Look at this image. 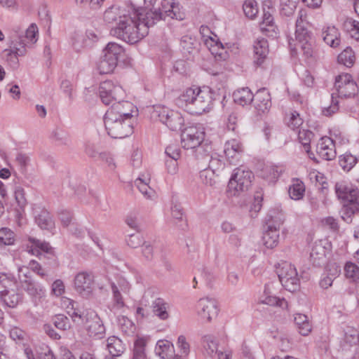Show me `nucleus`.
I'll use <instances>...</instances> for the list:
<instances>
[{
    "label": "nucleus",
    "mask_w": 359,
    "mask_h": 359,
    "mask_svg": "<svg viewBox=\"0 0 359 359\" xmlns=\"http://www.w3.org/2000/svg\"><path fill=\"white\" fill-rule=\"evenodd\" d=\"M269 53L268 42L264 39H257L254 44L255 62L261 65Z\"/></svg>",
    "instance_id": "393cba45"
},
{
    "label": "nucleus",
    "mask_w": 359,
    "mask_h": 359,
    "mask_svg": "<svg viewBox=\"0 0 359 359\" xmlns=\"http://www.w3.org/2000/svg\"><path fill=\"white\" fill-rule=\"evenodd\" d=\"M15 241V234L10 229L4 227L0 229V242L6 245H12Z\"/></svg>",
    "instance_id": "603ef678"
},
{
    "label": "nucleus",
    "mask_w": 359,
    "mask_h": 359,
    "mask_svg": "<svg viewBox=\"0 0 359 359\" xmlns=\"http://www.w3.org/2000/svg\"><path fill=\"white\" fill-rule=\"evenodd\" d=\"M334 88L339 97H351L357 95L359 84L353 80L351 75L343 74L336 77Z\"/></svg>",
    "instance_id": "ddd939ff"
},
{
    "label": "nucleus",
    "mask_w": 359,
    "mask_h": 359,
    "mask_svg": "<svg viewBox=\"0 0 359 359\" xmlns=\"http://www.w3.org/2000/svg\"><path fill=\"white\" fill-rule=\"evenodd\" d=\"M14 196L18 206L20 209H23L27 205L24 189L20 186L16 187L14 191Z\"/></svg>",
    "instance_id": "e2e57ef3"
},
{
    "label": "nucleus",
    "mask_w": 359,
    "mask_h": 359,
    "mask_svg": "<svg viewBox=\"0 0 359 359\" xmlns=\"http://www.w3.org/2000/svg\"><path fill=\"white\" fill-rule=\"evenodd\" d=\"M212 100V93L209 88L194 86L180 95L178 103L190 113L201 114L210 109Z\"/></svg>",
    "instance_id": "f03ea898"
},
{
    "label": "nucleus",
    "mask_w": 359,
    "mask_h": 359,
    "mask_svg": "<svg viewBox=\"0 0 359 359\" xmlns=\"http://www.w3.org/2000/svg\"><path fill=\"white\" fill-rule=\"evenodd\" d=\"M322 38L325 43L332 48H337L340 44V34L334 26H327L322 30Z\"/></svg>",
    "instance_id": "b1692460"
},
{
    "label": "nucleus",
    "mask_w": 359,
    "mask_h": 359,
    "mask_svg": "<svg viewBox=\"0 0 359 359\" xmlns=\"http://www.w3.org/2000/svg\"><path fill=\"white\" fill-rule=\"evenodd\" d=\"M196 310L201 320L210 323L218 315V308L215 299L203 297L201 298L196 304Z\"/></svg>",
    "instance_id": "2eb2a0df"
},
{
    "label": "nucleus",
    "mask_w": 359,
    "mask_h": 359,
    "mask_svg": "<svg viewBox=\"0 0 359 359\" xmlns=\"http://www.w3.org/2000/svg\"><path fill=\"white\" fill-rule=\"evenodd\" d=\"M297 46L301 48L306 59H311L314 57L315 52L310 40L297 43Z\"/></svg>",
    "instance_id": "13d9d810"
},
{
    "label": "nucleus",
    "mask_w": 359,
    "mask_h": 359,
    "mask_svg": "<svg viewBox=\"0 0 359 359\" xmlns=\"http://www.w3.org/2000/svg\"><path fill=\"white\" fill-rule=\"evenodd\" d=\"M205 138L204 131L196 126H189L185 128L181 134V142L182 147L186 149H196V157L201 158L203 150L201 146Z\"/></svg>",
    "instance_id": "0eeeda50"
},
{
    "label": "nucleus",
    "mask_w": 359,
    "mask_h": 359,
    "mask_svg": "<svg viewBox=\"0 0 359 359\" xmlns=\"http://www.w3.org/2000/svg\"><path fill=\"white\" fill-rule=\"evenodd\" d=\"M316 153L323 160H333L337 155L333 140L326 136L321 137L316 145Z\"/></svg>",
    "instance_id": "6ab92c4d"
},
{
    "label": "nucleus",
    "mask_w": 359,
    "mask_h": 359,
    "mask_svg": "<svg viewBox=\"0 0 359 359\" xmlns=\"http://www.w3.org/2000/svg\"><path fill=\"white\" fill-rule=\"evenodd\" d=\"M133 4L126 6H112L107 9L103 15V20L107 24H116V27H120L122 22L127 20V18L133 13L130 8Z\"/></svg>",
    "instance_id": "4468645a"
},
{
    "label": "nucleus",
    "mask_w": 359,
    "mask_h": 359,
    "mask_svg": "<svg viewBox=\"0 0 359 359\" xmlns=\"http://www.w3.org/2000/svg\"><path fill=\"white\" fill-rule=\"evenodd\" d=\"M10 337L18 343H23L26 339V333L19 327H15L11 329Z\"/></svg>",
    "instance_id": "338daca9"
},
{
    "label": "nucleus",
    "mask_w": 359,
    "mask_h": 359,
    "mask_svg": "<svg viewBox=\"0 0 359 359\" xmlns=\"http://www.w3.org/2000/svg\"><path fill=\"white\" fill-rule=\"evenodd\" d=\"M305 189L303 184L297 183L291 186L289 189V194L292 199L299 200L304 196Z\"/></svg>",
    "instance_id": "4d7b16f0"
},
{
    "label": "nucleus",
    "mask_w": 359,
    "mask_h": 359,
    "mask_svg": "<svg viewBox=\"0 0 359 359\" xmlns=\"http://www.w3.org/2000/svg\"><path fill=\"white\" fill-rule=\"evenodd\" d=\"M123 53L124 49L119 44L114 42L108 43L103 50V55L97 64L100 74H104L112 72Z\"/></svg>",
    "instance_id": "20e7f679"
},
{
    "label": "nucleus",
    "mask_w": 359,
    "mask_h": 359,
    "mask_svg": "<svg viewBox=\"0 0 359 359\" xmlns=\"http://www.w3.org/2000/svg\"><path fill=\"white\" fill-rule=\"evenodd\" d=\"M26 43L25 40L19 36L18 41H13L10 48L5 49L3 57L11 67L15 68L18 64V57L26 53Z\"/></svg>",
    "instance_id": "dca6fc26"
},
{
    "label": "nucleus",
    "mask_w": 359,
    "mask_h": 359,
    "mask_svg": "<svg viewBox=\"0 0 359 359\" xmlns=\"http://www.w3.org/2000/svg\"><path fill=\"white\" fill-rule=\"evenodd\" d=\"M203 346L208 355L212 357L213 354L217 353V344L211 336H205L203 338Z\"/></svg>",
    "instance_id": "6e6d98bb"
},
{
    "label": "nucleus",
    "mask_w": 359,
    "mask_h": 359,
    "mask_svg": "<svg viewBox=\"0 0 359 359\" xmlns=\"http://www.w3.org/2000/svg\"><path fill=\"white\" fill-rule=\"evenodd\" d=\"M224 152L229 159L237 158L242 152V147L241 144L236 140H231L224 144ZM231 163L232 161L229 160Z\"/></svg>",
    "instance_id": "f704fd0d"
},
{
    "label": "nucleus",
    "mask_w": 359,
    "mask_h": 359,
    "mask_svg": "<svg viewBox=\"0 0 359 359\" xmlns=\"http://www.w3.org/2000/svg\"><path fill=\"white\" fill-rule=\"evenodd\" d=\"M253 177L251 171L238 168L234 170L227 186L229 196H235L245 190L251 185V179Z\"/></svg>",
    "instance_id": "423d86ee"
},
{
    "label": "nucleus",
    "mask_w": 359,
    "mask_h": 359,
    "mask_svg": "<svg viewBox=\"0 0 359 359\" xmlns=\"http://www.w3.org/2000/svg\"><path fill=\"white\" fill-rule=\"evenodd\" d=\"M262 238L264 244L266 248H275L278 243L279 229H277L276 225L269 224L267 226V229L264 233Z\"/></svg>",
    "instance_id": "a878e982"
},
{
    "label": "nucleus",
    "mask_w": 359,
    "mask_h": 359,
    "mask_svg": "<svg viewBox=\"0 0 359 359\" xmlns=\"http://www.w3.org/2000/svg\"><path fill=\"white\" fill-rule=\"evenodd\" d=\"M281 170L276 165H267L261 170V176L269 182H274L279 177Z\"/></svg>",
    "instance_id": "4c0bfd02"
},
{
    "label": "nucleus",
    "mask_w": 359,
    "mask_h": 359,
    "mask_svg": "<svg viewBox=\"0 0 359 359\" xmlns=\"http://www.w3.org/2000/svg\"><path fill=\"white\" fill-rule=\"evenodd\" d=\"M55 326L61 330H67L70 327L69 320L67 317L62 314H59L54 318Z\"/></svg>",
    "instance_id": "680f3d73"
},
{
    "label": "nucleus",
    "mask_w": 359,
    "mask_h": 359,
    "mask_svg": "<svg viewBox=\"0 0 359 359\" xmlns=\"http://www.w3.org/2000/svg\"><path fill=\"white\" fill-rule=\"evenodd\" d=\"M344 273L348 279L359 284V267L356 264L347 262L344 266Z\"/></svg>",
    "instance_id": "c03bdc74"
},
{
    "label": "nucleus",
    "mask_w": 359,
    "mask_h": 359,
    "mask_svg": "<svg viewBox=\"0 0 359 359\" xmlns=\"http://www.w3.org/2000/svg\"><path fill=\"white\" fill-rule=\"evenodd\" d=\"M210 51L218 60H226L228 57V53L220 41L215 42L214 47L210 48Z\"/></svg>",
    "instance_id": "5fc2aeb1"
},
{
    "label": "nucleus",
    "mask_w": 359,
    "mask_h": 359,
    "mask_svg": "<svg viewBox=\"0 0 359 359\" xmlns=\"http://www.w3.org/2000/svg\"><path fill=\"white\" fill-rule=\"evenodd\" d=\"M22 287L29 295L34 298L41 299L45 296V289L43 287L37 285L32 279L21 284Z\"/></svg>",
    "instance_id": "72a5a7b5"
},
{
    "label": "nucleus",
    "mask_w": 359,
    "mask_h": 359,
    "mask_svg": "<svg viewBox=\"0 0 359 359\" xmlns=\"http://www.w3.org/2000/svg\"><path fill=\"white\" fill-rule=\"evenodd\" d=\"M111 287L115 306L118 309L123 308L125 306V304L121 292L126 294L129 292L130 287L128 283L125 280H121L118 282V285L114 283H111Z\"/></svg>",
    "instance_id": "5701e85b"
},
{
    "label": "nucleus",
    "mask_w": 359,
    "mask_h": 359,
    "mask_svg": "<svg viewBox=\"0 0 359 359\" xmlns=\"http://www.w3.org/2000/svg\"><path fill=\"white\" fill-rule=\"evenodd\" d=\"M337 60L339 63L347 67H351L355 60L354 52L351 48L347 47L338 55Z\"/></svg>",
    "instance_id": "ea45409f"
},
{
    "label": "nucleus",
    "mask_w": 359,
    "mask_h": 359,
    "mask_svg": "<svg viewBox=\"0 0 359 359\" xmlns=\"http://www.w3.org/2000/svg\"><path fill=\"white\" fill-rule=\"evenodd\" d=\"M341 273V266L335 262L327 264L326 268V274L333 280H335Z\"/></svg>",
    "instance_id": "0e129e2a"
},
{
    "label": "nucleus",
    "mask_w": 359,
    "mask_h": 359,
    "mask_svg": "<svg viewBox=\"0 0 359 359\" xmlns=\"http://www.w3.org/2000/svg\"><path fill=\"white\" fill-rule=\"evenodd\" d=\"M153 313L162 320H167L170 315L168 311L169 304L162 298L155 299L151 304Z\"/></svg>",
    "instance_id": "c85d7f7f"
},
{
    "label": "nucleus",
    "mask_w": 359,
    "mask_h": 359,
    "mask_svg": "<svg viewBox=\"0 0 359 359\" xmlns=\"http://www.w3.org/2000/svg\"><path fill=\"white\" fill-rule=\"evenodd\" d=\"M252 102L259 113H266L271 106L270 93L265 88L259 89L254 95Z\"/></svg>",
    "instance_id": "412c9836"
},
{
    "label": "nucleus",
    "mask_w": 359,
    "mask_h": 359,
    "mask_svg": "<svg viewBox=\"0 0 359 359\" xmlns=\"http://www.w3.org/2000/svg\"><path fill=\"white\" fill-rule=\"evenodd\" d=\"M66 304V309L67 313L72 318L74 323H79L80 320L82 318V313H81L78 309L74 307L76 302L72 299H68L65 302Z\"/></svg>",
    "instance_id": "09e8293b"
},
{
    "label": "nucleus",
    "mask_w": 359,
    "mask_h": 359,
    "mask_svg": "<svg viewBox=\"0 0 359 359\" xmlns=\"http://www.w3.org/2000/svg\"><path fill=\"white\" fill-rule=\"evenodd\" d=\"M266 221L267 226L269 224H273L277 226V229H279L285 221V215L282 209L280 207H276L269 210Z\"/></svg>",
    "instance_id": "7c9ffc66"
},
{
    "label": "nucleus",
    "mask_w": 359,
    "mask_h": 359,
    "mask_svg": "<svg viewBox=\"0 0 359 359\" xmlns=\"http://www.w3.org/2000/svg\"><path fill=\"white\" fill-rule=\"evenodd\" d=\"M200 155L201 156V158H204L205 161H208V168L207 169L211 170L212 171H214L217 174L219 175L220 172L224 169L225 165L221 157L217 154L213 155L206 154L204 155V156H203L202 154Z\"/></svg>",
    "instance_id": "c756f323"
},
{
    "label": "nucleus",
    "mask_w": 359,
    "mask_h": 359,
    "mask_svg": "<svg viewBox=\"0 0 359 359\" xmlns=\"http://www.w3.org/2000/svg\"><path fill=\"white\" fill-rule=\"evenodd\" d=\"M99 95L102 102L108 105L113 102L121 100L125 97V91L119 85L111 81L102 82L99 87Z\"/></svg>",
    "instance_id": "9b49d317"
},
{
    "label": "nucleus",
    "mask_w": 359,
    "mask_h": 359,
    "mask_svg": "<svg viewBox=\"0 0 359 359\" xmlns=\"http://www.w3.org/2000/svg\"><path fill=\"white\" fill-rule=\"evenodd\" d=\"M277 274L282 285L290 292H295L299 288L300 280L294 266L283 262L277 267Z\"/></svg>",
    "instance_id": "1a4fd4ad"
},
{
    "label": "nucleus",
    "mask_w": 359,
    "mask_h": 359,
    "mask_svg": "<svg viewBox=\"0 0 359 359\" xmlns=\"http://www.w3.org/2000/svg\"><path fill=\"white\" fill-rule=\"evenodd\" d=\"M233 100L236 103L245 106L253 101L254 95L248 88H243L233 93Z\"/></svg>",
    "instance_id": "473e14b6"
},
{
    "label": "nucleus",
    "mask_w": 359,
    "mask_h": 359,
    "mask_svg": "<svg viewBox=\"0 0 359 359\" xmlns=\"http://www.w3.org/2000/svg\"><path fill=\"white\" fill-rule=\"evenodd\" d=\"M358 159L350 153H346L339 156V163L342 169L348 172L356 164Z\"/></svg>",
    "instance_id": "a19ab883"
},
{
    "label": "nucleus",
    "mask_w": 359,
    "mask_h": 359,
    "mask_svg": "<svg viewBox=\"0 0 359 359\" xmlns=\"http://www.w3.org/2000/svg\"><path fill=\"white\" fill-rule=\"evenodd\" d=\"M82 322L85 330L90 337H102L105 333V327L97 313L91 309L82 313Z\"/></svg>",
    "instance_id": "9d476101"
},
{
    "label": "nucleus",
    "mask_w": 359,
    "mask_h": 359,
    "mask_svg": "<svg viewBox=\"0 0 359 359\" xmlns=\"http://www.w3.org/2000/svg\"><path fill=\"white\" fill-rule=\"evenodd\" d=\"M295 36L298 41L297 43L311 40L309 32L307 30L304 25H302V22L300 20L296 21Z\"/></svg>",
    "instance_id": "8fccbe9b"
},
{
    "label": "nucleus",
    "mask_w": 359,
    "mask_h": 359,
    "mask_svg": "<svg viewBox=\"0 0 359 359\" xmlns=\"http://www.w3.org/2000/svg\"><path fill=\"white\" fill-rule=\"evenodd\" d=\"M260 302L262 304H265L269 306H277L283 309L287 308V302L285 300V299H280L276 296L265 294L261 298Z\"/></svg>",
    "instance_id": "3c124183"
},
{
    "label": "nucleus",
    "mask_w": 359,
    "mask_h": 359,
    "mask_svg": "<svg viewBox=\"0 0 359 359\" xmlns=\"http://www.w3.org/2000/svg\"><path fill=\"white\" fill-rule=\"evenodd\" d=\"M286 123L289 128L294 130L298 129L303 123V119L296 111H291L285 118Z\"/></svg>",
    "instance_id": "de8ad7c7"
},
{
    "label": "nucleus",
    "mask_w": 359,
    "mask_h": 359,
    "mask_svg": "<svg viewBox=\"0 0 359 359\" xmlns=\"http://www.w3.org/2000/svg\"><path fill=\"white\" fill-rule=\"evenodd\" d=\"M104 125L109 135L113 138H124L133 132L131 121L116 116L111 112H106Z\"/></svg>",
    "instance_id": "39448f33"
},
{
    "label": "nucleus",
    "mask_w": 359,
    "mask_h": 359,
    "mask_svg": "<svg viewBox=\"0 0 359 359\" xmlns=\"http://www.w3.org/2000/svg\"><path fill=\"white\" fill-rule=\"evenodd\" d=\"M173 2L172 0H163L160 8L154 11L150 10L145 13V17L151 26L161 20H165L168 17L170 10L173 8Z\"/></svg>",
    "instance_id": "a211bd4d"
},
{
    "label": "nucleus",
    "mask_w": 359,
    "mask_h": 359,
    "mask_svg": "<svg viewBox=\"0 0 359 359\" xmlns=\"http://www.w3.org/2000/svg\"><path fill=\"white\" fill-rule=\"evenodd\" d=\"M29 241L32 243V245L30 247L27 245V250L28 252L39 257L41 259H47L50 260V264L55 267L58 266L54 250L48 243L31 237L29 238Z\"/></svg>",
    "instance_id": "f8f14e48"
},
{
    "label": "nucleus",
    "mask_w": 359,
    "mask_h": 359,
    "mask_svg": "<svg viewBox=\"0 0 359 359\" xmlns=\"http://www.w3.org/2000/svg\"><path fill=\"white\" fill-rule=\"evenodd\" d=\"M135 106L128 101L123 100L113 102L110 109L107 112H111L116 116L126 119L127 121H130L133 117V112Z\"/></svg>",
    "instance_id": "aec40b11"
},
{
    "label": "nucleus",
    "mask_w": 359,
    "mask_h": 359,
    "mask_svg": "<svg viewBox=\"0 0 359 359\" xmlns=\"http://www.w3.org/2000/svg\"><path fill=\"white\" fill-rule=\"evenodd\" d=\"M36 222L43 229H51L54 227V222L49 212L42 210L36 216Z\"/></svg>",
    "instance_id": "e433bc0d"
},
{
    "label": "nucleus",
    "mask_w": 359,
    "mask_h": 359,
    "mask_svg": "<svg viewBox=\"0 0 359 359\" xmlns=\"http://www.w3.org/2000/svg\"><path fill=\"white\" fill-rule=\"evenodd\" d=\"M328 250L325 247L322 241H316L310 252V259L313 264L320 266L326 262V255Z\"/></svg>",
    "instance_id": "4be33fe9"
},
{
    "label": "nucleus",
    "mask_w": 359,
    "mask_h": 359,
    "mask_svg": "<svg viewBox=\"0 0 359 359\" xmlns=\"http://www.w3.org/2000/svg\"><path fill=\"white\" fill-rule=\"evenodd\" d=\"M180 45L184 51L191 53L196 48L197 41L194 38L184 36L181 39Z\"/></svg>",
    "instance_id": "bf43d9fd"
},
{
    "label": "nucleus",
    "mask_w": 359,
    "mask_h": 359,
    "mask_svg": "<svg viewBox=\"0 0 359 359\" xmlns=\"http://www.w3.org/2000/svg\"><path fill=\"white\" fill-rule=\"evenodd\" d=\"M294 323L299 332L303 336H307L311 331V325L308 317L302 313H297L294 316Z\"/></svg>",
    "instance_id": "c9c22d12"
},
{
    "label": "nucleus",
    "mask_w": 359,
    "mask_h": 359,
    "mask_svg": "<svg viewBox=\"0 0 359 359\" xmlns=\"http://www.w3.org/2000/svg\"><path fill=\"white\" fill-rule=\"evenodd\" d=\"M313 136V133L309 130L302 129L299 130L298 133V139L299 142L302 144V145L304 147L305 150L309 155V157L311 159L318 162V160L316 159L315 154L313 152H311L310 151V143Z\"/></svg>",
    "instance_id": "2f4dec72"
},
{
    "label": "nucleus",
    "mask_w": 359,
    "mask_h": 359,
    "mask_svg": "<svg viewBox=\"0 0 359 359\" xmlns=\"http://www.w3.org/2000/svg\"><path fill=\"white\" fill-rule=\"evenodd\" d=\"M15 163L18 167V170L22 174H25L27 170V167L30 163L29 156L25 153H18L15 156Z\"/></svg>",
    "instance_id": "49530a36"
},
{
    "label": "nucleus",
    "mask_w": 359,
    "mask_h": 359,
    "mask_svg": "<svg viewBox=\"0 0 359 359\" xmlns=\"http://www.w3.org/2000/svg\"><path fill=\"white\" fill-rule=\"evenodd\" d=\"M153 117H158L170 130H181L184 123L182 115L176 111L170 110L163 106H156L152 112Z\"/></svg>",
    "instance_id": "6e6552de"
},
{
    "label": "nucleus",
    "mask_w": 359,
    "mask_h": 359,
    "mask_svg": "<svg viewBox=\"0 0 359 359\" xmlns=\"http://www.w3.org/2000/svg\"><path fill=\"white\" fill-rule=\"evenodd\" d=\"M299 0H280V13L285 16L292 15L297 8Z\"/></svg>",
    "instance_id": "37998d69"
},
{
    "label": "nucleus",
    "mask_w": 359,
    "mask_h": 359,
    "mask_svg": "<svg viewBox=\"0 0 359 359\" xmlns=\"http://www.w3.org/2000/svg\"><path fill=\"white\" fill-rule=\"evenodd\" d=\"M118 325L123 332L130 334L133 332L134 325L133 322L125 316H121L118 318Z\"/></svg>",
    "instance_id": "052dcab7"
},
{
    "label": "nucleus",
    "mask_w": 359,
    "mask_h": 359,
    "mask_svg": "<svg viewBox=\"0 0 359 359\" xmlns=\"http://www.w3.org/2000/svg\"><path fill=\"white\" fill-rule=\"evenodd\" d=\"M94 279L91 273L82 271L74 278V289L82 297H89L93 290Z\"/></svg>",
    "instance_id": "f3484780"
},
{
    "label": "nucleus",
    "mask_w": 359,
    "mask_h": 359,
    "mask_svg": "<svg viewBox=\"0 0 359 359\" xmlns=\"http://www.w3.org/2000/svg\"><path fill=\"white\" fill-rule=\"evenodd\" d=\"M334 189L342 203L341 217L346 223H351L353 215L359 212V190L345 182H337Z\"/></svg>",
    "instance_id": "7ed1b4c3"
},
{
    "label": "nucleus",
    "mask_w": 359,
    "mask_h": 359,
    "mask_svg": "<svg viewBox=\"0 0 359 359\" xmlns=\"http://www.w3.org/2000/svg\"><path fill=\"white\" fill-rule=\"evenodd\" d=\"M134 184L145 198L153 199L156 196L155 191L149 186L147 182H144L140 177L135 180Z\"/></svg>",
    "instance_id": "58836bf2"
},
{
    "label": "nucleus",
    "mask_w": 359,
    "mask_h": 359,
    "mask_svg": "<svg viewBox=\"0 0 359 359\" xmlns=\"http://www.w3.org/2000/svg\"><path fill=\"white\" fill-rule=\"evenodd\" d=\"M170 209L174 222L180 229L186 231L187 229V220L184 219V212L181 204L177 201H172Z\"/></svg>",
    "instance_id": "cd10ccee"
},
{
    "label": "nucleus",
    "mask_w": 359,
    "mask_h": 359,
    "mask_svg": "<svg viewBox=\"0 0 359 359\" xmlns=\"http://www.w3.org/2000/svg\"><path fill=\"white\" fill-rule=\"evenodd\" d=\"M107 348L109 356L119 357L124 353L126 345L118 337L111 336L107 339Z\"/></svg>",
    "instance_id": "bb28decb"
},
{
    "label": "nucleus",
    "mask_w": 359,
    "mask_h": 359,
    "mask_svg": "<svg viewBox=\"0 0 359 359\" xmlns=\"http://www.w3.org/2000/svg\"><path fill=\"white\" fill-rule=\"evenodd\" d=\"M130 8L133 13L127 20L122 22L120 27L111 28L110 33L127 43H135L148 34L149 27L151 25L145 17L144 9L136 8L134 6H131Z\"/></svg>",
    "instance_id": "f257e3e1"
},
{
    "label": "nucleus",
    "mask_w": 359,
    "mask_h": 359,
    "mask_svg": "<svg viewBox=\"0 0 359 359\" xmlns=\"http://www.w3.org/2000/svg\"><path fill=\"white\" fill-rule=\"evenodd\" d=\"M243 9L245 15L252 19L258 13L257 4L255 0H246L243 5Z\"/></svg>",
    "instance_id": "864d4df0"
},
{
    "label": "nucleus",
    "mask_w": 359,
    "mask_h": 359,
    "mask_svg": "<svg viewBox=\"0 0 359 359\" xmlns=\"http://www.w3.org/2000/svg\"><path fill=\"white\" fill-rule=\"evenodd\" d=\"M344 29L347 32H355L356 33L359 34V22L352 19V18H347L344 24H343Z\"/></svg>",
    "instance_id": "774afa93"
},
{
    "label": "nucleus",
    "mask_w": 359,
    "mask_h": 359,
    "mask_svg": "<svg viewBox=\"0 0 359 359\" xmlns=\"http://www.w3.org/2000/svg\"><path fill=\"white\" fill-rule=\"evenodd\" d=\"M172 345L167 340H159L155 347V353L161 358L165 359L172 349Z\"/></svg>",
    "instance_id": "79ce46f5"
},
{
    "label": "nucleus",
    "mask_w": 359,
    "mask_h": 359,
    "mask_svg": "<svg viewBox=\"0 0 359 359\" xmlns=\"http://www.w3.org/2000/svg\"><path fill=\"white\" fill-rule=\"evenodd\" d=\"M72 39V46L77 51L80 50L86 44V36L81 33H74Z\"/></svg>",
    "instance_id": "69168bd1"
},
{
    "label": "nucleus",
    "mask_w": 359,
    "mask_h": 359,
    "mask_svg": "<svg viewBox=\"0 0 359 359\" xmlns=\"http://www.w3.org/2000/svg\"><path fill=\"white\" fill-rule=\"evenodd\" d=\"M219 175L207 168L200 172V178L202 183L206 186L213 187L217 183V177Z\"/></svg>",
    "instance_id": "a18cd8bd"
}]
</instances>
